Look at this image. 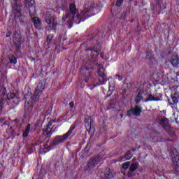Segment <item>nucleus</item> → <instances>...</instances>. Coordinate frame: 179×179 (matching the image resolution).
I'll list each match as a JSON object with an SVG mask.
<instances>
[{
	"instance_id": "1",
	"label": "nucleus",
	"mask_w": 179,
	"mask_h": 179,
	"mask_svg": "<svg viewBox=\"0 0 179 179\" xmlns=\"http://www.w3.org/2000/svg\"><path fill=\"white\" fill-rule=\"evenodd\" d=\"M69 9L70 10L68 11L66 13V15L62 17V22H65L66 19H68L67 24L69 27H72V24H73V23L79 24L80 22H84L85 19H87L83 15V12L81 13V17L78 15V10L76 9V6H75V4H70Z\"/></svg>"
},
{
	"instance_id": "2",
	"label": "nucleus",
	"mask_w": 179,
	"mask_h": 179,
	"mask_svg": "<svg viewBox=\"0 0 179 179\" xmlns=\"http://www.w3.org/2000/svg\"><path fill=\"white\" fill-rule=\"evenodd\" d=\"M0 110L3 107L6 100H10V103H12L13 106H17L20 101L17 94L13 93H8L6 94V88L3 87L0 90Z\"/></svg>"
},
{
	"instance_id": "3",
	"label": "nucleus",
	"mask_w": 179,
	"mask_h": 179,
	"mask_svg": "<svg viewBox=\"0 0 179 179\" xmlns=\"http://www.w3.org/2000/svg\"><path fill=\"white\" fill-rule=\"evenodd\" d=\"M76 128V124H72L68 131L64 134L62 136H56L52 143V146H57V145H59V143H62V142H65L71 135H72V133L73 132V130Z\"/></svg>"
},
{
	"instance_id": "4",
	"label": "nucleus",
	"mask_w": 179,
	"mask_h": 179,
	"mask_svg": "<svg viewBox=\"0 0 179 179\" xmlns=\"http://www.w3.org/2000/svg\"><path fill=\"white\" fill-rule=\"evenodd\" d=\"M98 74H99V83L98 85H104L107 82V77L104 73V68L102 65L98 66Z\"/></svg>"
},
{
	"instance_id": "5",
	"label": "nucleus",
	"mask_w": 179,
	"mask_h": 179,
	"mask_svg": "<svg viewBox=\"0 0 179 179\" xmlns=\"http://www.w3.org/2000/svg\"><path fill=\"white\" fill-rule=\"evenodd\" d=\"M45 89V80L39 81L36 89L35 90V99H40V95L43 94V90Z\"/></svg>"
},
{
	"instance_id": "6",
	"label": "nucleus",
	"mask_w": 179,
	"mask_h": 179,
	"mask_svg": "<svg viewBox=\"0 0 179 179\" xmlns=\"http://www.w3.org/2000/svg\"><path fill=\"white\" fill-rule=\"evenodd\" d=\"M14 13L15 19H19L22 24L26 23V16L22 14V9L20 8V6H16L14 7Z\"/></svg>"
},
{
	"instance_id": "7",
	"label": "nucleus",
	"mask_w": 179,
	"mask_h": 179,
	"mask_svg": "<svg viewBox=\"0 0 179 179\" xmlns=\"http://www.w3.org/2000/svg\"><path fill=\"white\" fill-rule=\"evenodd\" d=\"M101 159H103L101 155L92 157L87 162L88 169H94V167H96V166L100 163Z\"/></svg>"
},
{
	"instance_id": "8",
	"label": "nucleus",
	"mask_w": 179,
	"mask_h": 179,
	"mask_svg": "<svg viewBox=\"0 0 179 179\" xmlns=\"http://www.w3.org/2000/svg\"><path fill=\"white\" fill-rule=\"evenodd\" d=\"M45 22L48 24L49 27H51L52 30H55L57 27V23L55 22V17L50 13H47Z\"/></svg>"
},
{
	"instance_id": "9",
	"label": "nucleus",
	"mask_w": 179,
	"mask_h": 179,
	"mask_svg": "<svg viewBox=\"0 0 179 179\" xmlns=\"http://www.w3.org/2000/svg\"><path fill=\"white\" fill-rule=\"evenodd\" d=\"M13 41L16 46L17 50L20 48L22 45V35L20 34V31H15L13 34Z\"/></svg>"
},
{
	"instance_id": "10",
	"label": "nucleus",
	"mask_w": 179,
	"mask_h": 179,
	"mask_svg": "<svg viewBox=\"0 0 179 179\" xmlns=\"http://www.w3.org/2000/svg\"><path fill=\"white\" fill-rule=\"evenodd\" d=\"M90 51L92 59H96L99 55L103 58V53L101 52V47L100 45L94 46L90 49Z\"/></svg>"
},
{
	"instance_id": "11",
	"label": "nucleus",
	"mask_w": 179,
	"mask_h": 179,
	"mask_svg": "<svg viewBox=\"0 0 179 179\" xmlns=\"http://www.w3.org/2000/svg\"><path fill=\"white\" fill-rule=\"evenodd\" d=\"M141 113H142V107L136 106L134 108L127 110V115L128 117H132V115L141 117Z\"/></svg>"
},
{
	"instance_id": "12",
	"label": "nucleus",
	"mask_w": 179,
	"mask_h": 179,
	"mask_svg": "<svg viewBox=\"0 0 179 179\" xmlns=\"http://www.w3.org/2000/svg\"><path fill=\"white\" fill-rule=\"evenodd\" d=\"M86 10L83 12V16L87 18L90 16V10L94 8V1H90L85 6Z\"/></svg>"
},
{
	"instance_id": "13",
	"label": "nucleus",
	"mask_w": 179,
	"mask_h": 179,
	"mask_svg": "<svg viewBox=\"0 0 179 179\" xmlns=\"http://www.w3.org/2000/svg\"><path fill=\"white\" fill-rule=\"evenodd\" d=\"M80 73H82L85 82H88L89 79L92 78V73L89 71V67L81 69Z\"/></svg>"
},
{
	"instance_id": "14",
	"label": "nucleus",
	"mask_w": 179,
	"mask_h": 179,
	"mask_svg": "<svg viewBox=\"0 0 179 179\" xmlns=\"http://www.w3.org/2000/svg\"><path fill=\"white\" fill-rule=\"evenodd\" d=\"M170 62L171 64V65H173V68H178V65H179V57L178 55H173L171 57L170 59Z\"/></svg>"
},
{
	"instance_id": "15",
	"label": "nucleus",
	"mask_w": 179,
	"mask_h": 179,
	"mask_svg": "<svg viewBox=\"0 0 179 179\" xmlns=\"http://www.w3.org/2000/svg\"><path fill=\"white\" fill-rule=\"evenodd\" d=\"M105 179L114 178V176H115V172L113 169H106L104 172Z\"/></svg>"
},
{
	"instance_id": "16",
	"label": "nucleus",
	"mask_w": 179,
	"mask_h": 179,
	"mask_svg": "<svg viewBox=\"0 0 179 179\" xmlns=\"http://www.w3.org/2000/svg\"><path fill=\"white\" fill-rule=\"evenodd\" d=\"M85 124L87 131H88V132H90V131L92 130V117L89 116L85 117Z\"/></svg>"
},
{
	"instance_id": "17",
	"label": "nucleus",
	"mask_w": 179,
	"mask_h": 179,
	"mask_svg": "<svg viewBox=\"0 0 179 179\" xmlns=\"http://www.w3.org/2000/svg\"><path fill=\"white\" fill-rule=\"evenodd\" d=\"M159 124L163 127L165 131H167L168 129H170V125H169V122L166 120L164 118H160L159 120Z\"/></svg>"
},
{
	"instance_id": "18",
	"label": "nucleus",
	"mask_w": 179,
	"mask_h": 179,
	"mask_svg": "<svg viewBox=\"0 0 179 179\" xmlns=\"http://www.w3.org/2000/svg\"><path fill=\"white\" fill-rule=\"evenodd\" d=\"M160 99L159 98H156L153 96L151 94L148 95L147 99H145V101L147 103L148 101H159Z\"/></svg>"
},
{
	"instance_id": "19",
	"label": "nucleus",
	"mask_w": 179,
	"mask_h": 179,
	"mask_svg": "<svg viewBox=\"0 0 179 179\" xmlns=\"http://www.w3.org/2000/svg\"><path fill=\"white\" fill-rule=\"evenodd\" d=\"M166 132L169 134L170 138H172L173 139L177 138V136L176 135V131L171 129V127H170L169 129L166 131Z\"/></svg>"
},
{
	"instance_id": "20",
	"label": "nucleus",
	"mask_w": 179,
	"mask_h": 179,
	"mask_svg": "<svg viewBox=\"0 0 179 179\" xmlns=\"http://www.w3.org/2000/svg\"><path fill=\"white\" fill-rule=\"evenodd\" d=\"M131 87H132V84L131 83H124L122 87L123 92L125 93L127 90H129Z\"/></svg>"
},
{
	"instance_id": "21",
	"label": "nucleus",
	"mask_w": 179,
	"mask_h": 179,
	"mask_svg": "<svg viewBox=\"0 0 179 179\" xmlns=\"http://www.w3.org/2000/svg\"><path fill=\"white\" fill-rule=\"evenodd\" d=\"M1 72V73H4V75L6 73V65L2 62L0 63V73Z\"/></svg>"
},
{
	"instance_id": "22",
	"label": "nucleus",
	"mask_w": 179,
	"mask_h": 179,
	"mask_svg": "<svg viewBox=\"0 0 179 179\" xmlns=\"http://www.w3.org/2000/svg\"><path fill=\"white\" fill-rule=\"evenodd\" d=\"M30 127H31L30 124H28L25 129V131H24V133L22 134L24 138H27V136H29V132H30Z\"/></svg>"
},
{
	"instance_id": "23",
	"label": "nucleus",
	"mask_w": 179,
	"mask_h": 179,
	"mask_svg": "<svg viewBox=\"0 0 179 179\" xmlns=\"http://www.w3.org/2000/svg\"><path fill=\"white\" fill-rule=\"evenodd\" d=\"M143 99V96L142 95V93L138 92V94H137L136 99H135V101L136 103V104H139V103H141V101Z\"/></svg>"
},
{
	"instance_id": "24",
	"label": "nucleus",
	"mask_w": 179,
	"mask_h": 179,
	"mask_svg": "<svg viewBox=\"0 0 179 179\" xmlns=\"http://www.w3.org/2000/svg\"><path fill=\"white\" fill-rule=\"evenodd\" d=\"M31 111H33V107L30 106H27L24 107V114L26 115H27V114H30Z\"/></svg>"
},
{
	"instance_id": "25",
	"label": "nucleus",
	"mask_w": 179,
	"mask_h": 179,
	"mask_svg": "<svg viewBox=\"0 0 179 179\" xmlns=\"http://www.w3.org/2000/svg\"><path fill=\"white\" fill-rule=\"evenodd\" d=\"M8 59L10 61V64H14V65L17 64V60L16 59V57H15V56L13 55H10L8 57Z\"/></svg>"
},
{
	"instance_id": "26",
	"label": "nucleus",
	"mask_w": 179,
	"mask_h": 179,
	"mask_svg": "<svg viewBox=\"0 0 179 179\" xmlns=\"http://www.w3.org/2000/svg\"><path fill=\"white\" fill-rule=\"evenodd\" d=\"M125 159L127 160H130V159H132V151L129 150L125 155H124Z\"/></svg>"
},
{
	"instance_id": "27",
	"label": "nucleus",
	"mask_w": 179,
	"mask_h": 179,
	"mask_svg": "<svg viewBox=\"0 0 179 179\" xmlns=\"http://www.w3.org/2000/svg\"><path fill=\"white\" fill-rule=\"evenodd\" d=\"M136 169H138V164L136 163L131 164L129 167V171H135Z\"/></svg>"
},
{
	"instance_id": "28",
	"label": "nucleus",
	"mask_w": 179,
	"mask_h": 179,
	"mask_svg": "<svg viewBox=\"0 0 179 179\" xmlns=\"http://www.w3.org/2000/svg\"><path fill=\"white\" fill-rule=\"evenodd\" d=\"M33 22L36 27L37 26H40V19H38V17H34Z\"/></svg>"
},
{
	"instance_id": "29",
	"label": "nucleus",
	"mask_w": 179,
	"mask_h": 179,
	"mask_svg": "<svg viewBox=\"0 0 179 179\" xmlns=\"http://www.w3.org/2000/svg\"><path fill=\"white\" fill-rule=\"evenodd\" d=\"M131 166V162H127L122 164V169H124V170H127L128 167Z\"/></svg>"
},
{
	"instance_id": "30",
	"label": "nucleus",
	"mask_w": 179,
	"mask_h": 179,
	"mask_svg": "<svg viewBox=\"0 0 179 179\" xmlns=\"http://www.w3.org/2000/svg\"><path fill=\"white\" fill-rule=\"evenodd\" d=\"M171 97L174 104H177L178 103V96H176V94H174V95H172Z\"/></svg>"
},
{
	"instance_id": "31",
	"label": "nucleus",
	"mask_w": 179,
	"mask_h": 179,
	"mask_svg": "<svg viewBox=\"0 0 179 179\" xmlns=\"http://www.w3.org/2000/svg\"><path fill=\"white\" fill-rule=\"evenodd\" d=\"M114 90H115V85H109V96L113 93V92H114Z\"/></svg>"
},
{
	"instance_id": "32",
	"label": "nucleus",
	"mask_w": 179,
	"mask_h": 179,
	"mask_svg": "<svg viewBox=\"0 0 179 179\" xmlns=\"http://www.w3.org/2000/svg\"><path fill=\"white\" fill-rule=\"evenodd\" d=\"M174 169L175 171H177L178 173L179 172V162L176 161L174 162Z\"/></svg>"
},
{
	"instance_id": "33",
	"label": "nucleus",
	"mask_w": 179,
	"mask_h": 179,
	"mask_svg": "<svg viewBox=\"0 0 179 179\" xmlns=\"http://www.w3.org/2000/svg\"><path fill=\"white\" fill-rule=\"evenodd\" d=\"M115 107V105L114 103H110L108 106L106 110H111Z\"/></svg>"
},
{
	"instance_id": "34",
	"label": "nucleus",
	"mask_w": 179,
	"mask_h": 179,
	"mask_svg": "<svg viewBox=\"0 0 179 179\" xmlns=\"http://www.w3.org/2000/svg\"><path fill=\"white\" fill-rule=\"evenodd\" d=\"M123 2H124V0H117L116 6H120L121 5H122Z\"/></svg>"
},
{
	"instance_id": "35",
	"label": "nucleus",
	"mask_w": 179,
	"mask_h": 179,
	"mask_svg": "<svg viewBox=\"0 0 179 179\" xmlns=\"http://www.w3.org/2000/svg\"><path fill=\"white\" fill-rule=\"evenodd\" d=\"M171 156L172 157H175V159H178H178H179L178 155H177V154L175 155H174V151H173V150L171 151Z\"/></svg>"
},
{
	"instance_id": "36",
	"label": "nucleus",
	"mask_w": 179,
	"mask_h": 179,
	"mask_svg": "<svg viewBox=\"0 0 179 179\" xmlns=\"http://www.w3.org/2000/svg\"><path fill=\"white\" fill-rule=\"evenodd\" d=\"M134 176H135V173L132 171L127 173V177L129 178L134 177Z\"/></svg>"
},
{
	"instance_id": "37",
	"label": "nucleus",
	"mask_w": 179,
	"mask_h": 179,
	"mask_svg": "<svg viewBox=\"0 0 179 179\" xmlns=\"http://www.w3.org/2000/svg\"><path fill=\"white\" fill-rule=\"evenodd\" d=\"M109 80V86H115V83H114V80L113 79L108 78Z\"/></svg>"
},
{
	"instance_id": "38",
	"label": "nucleus",
	"mask_w": 179,
	"mask_h": 179,
	"mask_svg": "<svg viewBox=\"0 0 179 179\" xmlns=\"http://www.w3.org/2000/svg\"><path fill=\"white\" fill-rule=\"evenodd\" d=\"M51 40H52V36L48 35L47 37V43H51Z\"/></svg>"
},
{
	"instance_id": "39",
	"label": "nucleus",
	"mask_w": 179,
	"mask_h": 179,
	"mask_svg": "<svg viewBox=\"0 0 179 179\" xmlns=\"http://www.w3.org/2000/svg\"><path fill=\"white\" fill-rule=\"evenodd\" d=\"M115 77H116V79H118V80H122V76L117 74Z\"/></svg>"
},
{
	"instance_id": "40",
	"label": "nucleus",
	"mask_w": 179,
	"mask_h": 179,
	"mask_svg": "<svg viewBox=\"0 0 179 179\" xmlns=\"http://www.w3.org/2000/svg\"><path fill=\"white\" fill-rule=\"evenodd\" d=\"M45 131H46V135H47L48 136L50 135V134H51V129L50 130V129H48V128H46Z\"/></svg>"
},
{
	"instance_id": "41",
	"label": "nucleus",
	"mask_w": 179,
	"mask_h": 179,
	"mask_svg": "<svg viewBox=\"0 0 179 179\" xmlns=\"http://www.w3.org/2000/svg\"><path fill=\"white\" fill-rule=\"evenodd\" d=\"M146 59H149V58H150V52H147V55L145 56Z\"/></svg>"
},
{
	"instance_id": "42",
	"label": "nucleus",
	"mask_w": 179,
	"mask_h": 179,
	"mask_svg": "<svg viewBox=\"0 0 179 179\" xmlns=\"http://www.w3.org/2000/svg\"><path fill=\"white\" fill-rule=\"evenodd\" d=\"M69 106H70L71 108H73V106H74L73 101L70 102Z\"/></svg>"
},
{
	"instance_id": "43",
	"label": "nucleus",
	"mask_w": 179,
	"mask_h": 179,
	"mask_svg": "<svg viewBox=\"0 0 179 179\" xmlns=\"http://www.w3.org/2000/svg\"><path fill=\"white\" fill-rule=\"evenodd\" d=\"M144 146H145V148L147 147L148 149H152V147H150V145H148H148H146V143H144Z\"/></svg>"
},
{
	"instance_id": "44",
	"label": "nucleus",
	"mask_w": 179,
	"mask_h": 179,
	"mask_svg": "<svg viewBox=\"0 0 179 179\" xmlns=\"http://www.w3.org/2000/svg\"><path fill=\"white\" fill-rule=\"evenodd\" d=\"M12 34L11 32H8L6 35V37H9Z\"/></svg>"
},
{
	"instance_id": "45",
	"label": "nucleus",
	"mask_w": 179,
	"mask_h": 179,
	"mask_svg": "<svg viewBox=\"0 0 179 179\" xmlns=\"http://www.w3.org/2000/svg\"><path fill=\"white\" fill-rule=\"evenodd\" d=\"M28 152H29V153H33V149L29 148V149L28 150Z\"/></svg>"
},
{
	"instance_id": "46",
	"label": "nucleus",
	"mask_w": 179,
	"mask_h": 179,
	"mask_svg": "<svg viewBox=\"0 0 179 179\" xmlns=\"http://www.w3.org/2000/svg\"><path fill=\"white\" fill-rule=\"evenodd\" d=\"M3 125H8V122H4L3 123Z\"/></svg>"
},
{
	"instance_id": "47",
	"label": "nucleus",
	"mask_w": 179,
	"mask_h": 179,
	"mask_svg": "<svg viewBox=\"0 0 179 179\" xmlns=\"http://www.w3.org/2000/svg\"><path fill=\"white\" fill-rule=\"evenodd\" d=\"M120 117H121V118H123L124 117V115L123 114H120Z\"/></svg>"
},
{
	"instance_id": "48",
	"label": "nucleus",
	"mask_w": 179,
	"mask_h": 179,
	"mask_svg": "<svg viewBox=\"0 0 179 179\" xmlns=\"http://www.w3.org/2000/svg\"><path fill=\"white\" fill-rule=\"evenodd\" d=\"M46 128H48V129H49V130L51 129H50V125H48Z\"/></svg>"
},
{
	"instance_id": "49",
	"label": "nucleus",
	"mask_w": 179,
	"mask_h": 179,
	"mask_svg": "<svg viewBox=\"0 0 179 179\" xmlns=\"http://www.w3.org/2000/svg\"><path fill=\"white\" fill-rule=\"evenodd\" d=\"M129 2H132V1H134V0H129Z\"/></svg>"
},
{
	"instance_id": "50",
	"label": "nucleus",
	"mask_w": 179,
	"mask_h": 179,
	"mask_svg": "<svg viewBox=\"0 0 179 179\" xmlns=\"http://www.w3.org/2000/svg\"><path fill=\"white\" fill-rule=\"evenodd\" d=\"M95 86H96V84H94V87H95Z\"/></svg>"
},
{
	"instance_id": "51",
	"label": "nucleus",
	"mask_w": 179,
	"mask_h": 179,
	"mask_svg": "<svg viewBox=\"0 0 179 179\" xmlns=\"http://www.w3.org/2000/svg\"><path fill=\"white\" fill-rule=\"evenodd\" d=\"M4 119H1V121H3Z\"/></svg>"
},
{
	"instance_id": "52",
	"label": "nucleus",
	"mask_w": 179,
	"mask_h": 179,
	"mask_svg": "<svg viewBox=\"0 0 179 179\" xmlns=\"http://www.w3.org/2000/svg\"><path fill=\"white\" fill-rule=\"evenodd\" d=\"M14 121L17 122V120H16V119H15Z\"/></svg>"
},
{
	"instance_id": "53",
	"label": "nucleus",
	"mask_w": 179,
	"mask_h": 179,
	"mask_svg": "<svg viewBox=\"0 0 179 179\" xmlns=\"http://www.w3.org/2000/svg\"><path fill=\"white\" fill-rule=\"evenodd\" d=\"M133 152H135V149H133Z\"/></svg>"
},
{
	"instance_id": "54",
	"label": "nucleus",
	"mask_w": 179,
	"mask_h": 179,
	"mask_svg": "<svg viewBox=\"0 0 179 179\" xmlns=\"http://www.w3.org/2000/svg\"><path fill=\"white\" fill-rule=\"evenodd\" d=\"M123 179H125V178H123Z\"/></svg>"
}]
</instances>
